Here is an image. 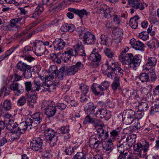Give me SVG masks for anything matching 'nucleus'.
Listing matches in <instances>:
<instances>
[{"label":"nucleus","instance_id":"nucleus-1","mask_svg":"<svg viewBox=\"0 0 159 159\" xmlns=\"http://www.w3.org/2000/svg\"><path fill=\"white\" fill-rule=\"evenodd\" d=\"M126 53L125 50L122 51L119 56V58L123 65H127L128 68L134 69L135 67L139 66L141 62L140 56L139 55L134 56L131 53Z\"/></svg>","mask_w":159,"mask_h":159},{"label":"nucleus","instance_id":"nucleus-2","mask_svg":"<svg viewBox=\"0 0 159 159\" xmlns=\"http://www.w3.org/2000/svg\"><path fill=\"white\" fill-rule=\"evenodd\" d=\"M44 135L46 140L52 146L56 144L58 140V136L56 135L54 130L49 128L44 131Z\"/></svg>","mask_w":159,"mask_h":159},{"label":"nucleus","instance_id":"nucleus-3","mask_svg":"<svg viewBox=\"0 0 159 159\" xmlns=\"http://www.w3.org/2000/svg\"><path fill=\"white\" fill-rule=\"evenodd\" d=\"M43 114L40 112H36L27 118V122L30 123L33 127L40 124L43 118Z\"/></svg>","mask_w":159,"mask_h":159},{"label":"nucleus","instance_id":"nucleus-4","mask_svg":"<svg viewBox=\"0 0 159 159\" xmlns=\"http://www.w3.org/2000/svg\"><path fill=\"white\" fill-rule=\"evenodd\" d=\"M68 11L70 12L67 13L66 15L70 19L73 18L74 16V14L71 12L78 15L81 19L84 16H87L88 15V12L84 9L79 10L77 9L69 8Z\"/></svg>","mask_w":159,"mask_h":159},{"label":"nucleus","instance_id":"nucleus-5","mask_svg":"<svg viewBox=\"0 0 159 159\" xmlns=\"http://www.w3.org/2000/svg\"><path fill=\"white\" fill-rule=\"evenodd\" d=\"M110 82L109 81H105L101 83L100 85L97 86L100 90L98 91L97 90L94 85L96 84L93 83L91 88V89L93 93L96 96L99 95L102 91L107 90L110 85Z\"/></svg>","mask_w":159,"mask_h":159},{"label":"nucleus","instance_id":"nucleus-6","mask_svg":"<svg viewBox=\"0 0 159 159\" xmlns=\"http://www.w3.org/2000/svg\"><path fill=\"white\" fill-rule=\"evenodd\" d=\"M93 8L95 12L99 14H104L105 17L110 15L109 8L106 5L100 3L94 5Z\"/></svg>","mask_w":159,"mask_h":159},{"label":"nucleus","instance_id":"nucleus-7","mask_svg":"<svg viewBox=\"0 0 159 159\" xmlns=\"http://www.w3.org/2000/svg\"><path fill=\"white\" fill-rule=\"evenodd\" d=\"M65 67L64 66L61 67L58 70L56 73V75L54 76V75H51L49 76L52 77L51 79L55 83V85H56L59 83L60 80H61L63 79V73L65 71Z\"/></svg>","mask_w":159,"mask_h":159},{"label":"nucleus","instance_id":"nucleus-8","mask_svg":"<svg viewBox=\"0 0 159 159\" xmlns=\"http://www.w3.org/2000/svg\"><path fill=\"white\" fill-rule=\"evenodd\" d=\"M43 140L39 137L34 138L31 142L30 148L34 151H37L42 148Z\"/></svg>","mask_w":159,"mask_h":159},{"label":"nucleus","instance_id":"nucleus-9","mask_svg":"<svg viewBox=\"0 0 159 159\" xmlns=\"http://www.w3.org/2000/svg\"><path fill=\"white\" fill-rule=\"evenodd\" d=\"M135 112L133 110L128 109L125 110L123 112L122 117L124 123H129L130 119H132L135 116Z\"/></svg>","mask_w":159,"mask_h":159},{"label":"nucleus","instance_id":"nucleus-10","mask_svg":"<svg viewBox=\"0 0 159 159\" xmlns=\"http://www.w3.org/2000/svg\"><path fill=\"white\" fill-rule=\"evenodd\" d=\"M83 39L84 44L87 43L90 45L94 44L96 40L95 35L89 31L83 35Z\"/></svg>","mask_w":159,"mask_h":159},{"label":"nucleus","instance_id":"nucleus-11","mask_svg":"<svg viewBox=\"0 0 159 159\" xmlns=\"http://www.w3.org/2000/svg\"><path fill=\"white\" fill-rule=\"evenodd\" d=\"M26 96L28 99V105L31 107H33L34 104L36 102L38 98L37 93L30 91L26 94Z\"/></svg>","mask_w":159,"mask_h":159},{"label":"nucleus","instance_id":"nucleus-12","mask_svg":"<svg viewBox=\"0 0 159 159\" xmlns=\"http://www.w3.org/2000/svg\"><path fill=\"white\" fill-rule=\"evenodd\" d=\"M157 60L155 57H151L148 58L147 60V62L143 66V70L147 71L154 67L157 63Z\"/></svg>","mask_w":159,"mask_h":159},{"label":"nucleus","instance_id":"nucleus-13","mask_svg":"<svg viewBox=\"0 0 159 159\" xmlns=\"http://www.w3.org/2000/svg\"><path fill=\"white\" fill-rule=\"evenodd\" d=\"M32 127L30 123L27 122V119L25 122H22L18 125L16 133L24 134L28 128L30 129Z\"/></svg>","mask_w":159,"mask_h":159},{"label":"nucleus","instance_id":"nucleus-14","mask_svg":"<svg viewBox=\"0 0 159 159\" xmlns=\"http://www.w3.org/2000/svg\"><path fill=\"white\" fill-rule=\"evenodd\" d=\"M52 77L46 76L45 82L41 84V87H43V91H50V87L55 85V83L53 82L51 79Z\"/></svg>","mask_w":159,"mask_h":159},{"label":"nucleus","instance_id":"nucleus-15","mask_svg":"<svg viewBox=\"0 0 159 159\" xmlns=\"http://www.w3.org/2000/svg\"><path fill=\"white\" fill-rule=\"evenodd\" d=\"M139 0H128L129 4L133 8L135 9H139L142 10L145 7H147V5L146 3H139Z\"/></svg>","mask_w":159,"mask_h":159},{"label":"nucleus","instance_id":"nucleus-16","mask_svg":"<svg viewBox=\"0 0 159 159\" xmlns=\"http://www.w3.org/2000/svg\"><path fill=\"white\" fill-rule=\"evenodd\" d=\"M130 43L136 50L141 51L144 50V44L140 41L136 40L135 39L132 38L130 40Z\"/></svg>","mask_w":159,"mask_h":159},{"label":"nucleus","instance_id":"nucleus-17","mask_svg":"<svg viewBox=\"0 0 159 159\" xmlns=\"http://www.w3.org/2000/svg\"><path fill=\"white\" fill-rule=\"evenodd\" d=\"M104 52L109 59L107 60L105 65L107 66L111 65L115 62L114 53L109 48H106L104 50Z\"/></svg>","mask_w":159,"mask_h":159},{"label":"nucleus","instance_id":"nucleus-18","mask_svg":"<svg viewBox=\"0 0 159 159\" xmlns=\"http://www.w3.org/2000/svg\"><path fill=\"white\" fill-rule=\"evenodd\" d=\"M44 46L43 43L40 42L37 43L34 47L35 49L34 53L38 56H40L43 55L44 52Z\"/></svg>","mask_w":159,"mask_h":159},{"label":"nucleus","instance_id":"nucleus-19","mask_svg":"<svg viewBox=\"0 0 159 159\" xmlns=\"http://www.w3.org/2000/svg\"><path fill=\"white\" fill-rule=\"evenodd\" d=\"M54 51H57L62 50L66 45V43L61 39H56L53 42Z\"/></svg>","mask_w":159,"mask_h":159},{"label":"nucleus","instance_id":"nucleus-20","mask_svg":"<svg viewBox=\"0 0 159 159\" xmlns=\"http://www.w3.org/2000/svg\"><path fill=\"white\" fill-rule=\"evenodd\" d=\"M136 138V136L135 134L127 135L126 138V142L123 141V143H124L125 145L127 146L129 148L132 146L134 147L135 145Z\"/></svg>","mask_w":159,"mask_h":159},{"label":"nucleus","instance_id":"nucleus-21","mask_svg":"<svg viewBox=\"0 0 159 159\" xmlns=\"http://www.w3.org/2000/svg\"><path fill=\"white\" fill-rule=\"evenodd\" d=\"M134 150L137 152L141 151L147 152L149 147V144L148 142L145 141V143L142 144L140 143H137L134 146Z\"/></svg>","mask_w":159,"mask_h":159},{"label":"nucleus","instance_id":"nucleus-22","mask_svg":"<svg viewBox=\"0 0 159 159\" xmlns=\"http://www.w3.org/2000/svg\"><path fill=\"white\" fill-rule=\"evenodd\" d=\"M96 131L98 138L100 140H103L106 139L109 136L108 131L104 130L102 127L96 129Z\"/></svg>","mask_w":159,"mask_h":159},{"label":"nucleus","instance_id":"nucleus-23","mask_svg":"<svg viewBox=\"0 0 159 159\" xmlns=\"http://www.w3.org/2000/svg\"><path fill=\"white\" fill-rule=\"evenodd\" d=\"M74 47L75 48L76 55L84 56H85L84 52V47L81 42H79L76 44Z\"/></svg>","mask_w":159,"mask_h":159},{"label":"nucleus","instance_id":"nucleus-24","mask_svg":"<svg viewBox=\"0 0 159 159\" xmlns=\"http://www.w3.org/2000/svg\"><path fill=\"white\" fill-rule=\"evenodd\" d=\"M18 125L17 123L14 120H9L8 123H7L6 128L7 129L12 131V132L16 133Z\"/></svg>","mask_w":159,"mask_h":159},{"label":"nucleus","instance_id":"nucleus-25","mask_svg":"<svg viewBox=\"0 0 159 159\" xmlns=\"http://www.w3.org/2000/svg\"><path fill=\"white\" fill-rule=\"evenodd\" d=\"M96 107L97 105L96 104L93 102H89L87 104L84 110L88 115H92L94 113Z\"/></svg>","mask_w":159,"mask_h":159},{"label":"nucleus","instance_id":"nucleus-26","mask_svg":"<svg viewBox=\"0 0 159 159\" xmlns=\"http://www.w3.org/2000/svg\"><path fill=\"white\" fill-rule=\"evenodd\" d=\"M19 84L16 82H13L10 86V89L14 91V94L18 96L23 92L22 90L19 89Z\"/></svg>","mask_w":159,"mask_h":159},{"label":"nucleus","instance_id":"nucleus-27","mask_svg":"<svg viewBox=\"0 0 159 159\" xmlns=\"http://www.w3.org/2000/svg\"><path fill=\"white\" fill-rule=\"evenodd\" d=\"M57 111V108L53 103L45 111V113L48 117H51L55 114Z\"/></svg>","mask_w":159,"mask_h":159},{"label":"nucleus","instance_id":"nucleus-28","mask_svg":"<svg viewBox=\"0 0 159 159\" xmlns=\"http://www.w3.org/2000/svg\"><path fill=\"white\" fill-rule=\"evenodd\" d=\"M95 116L99 118H103L104 117L108 118L107 111L105 109H100L94 114Z\"/></svg>","mask_w":159,"mask_h":159},{"label":"nucleus","instance_id":"nucleus-29","mask_svg":"<svg viewBox=\"0 0 159 159\" xmlns=\"http://www.w3.org/2000/svg\"><path fill=\"white\" fill-rule=\"evenodd\" d=\"M139 16L138 15L131 18L129 22V25L133 29H135L138 26Z\"/></svg>","mask_w":159,"mask_h":159},{"label":"nucleus","instance_id":"nucleus-30","mask_svg":"<svg viewBox=\"0 0 159 159\" xmlns=\"http://www.w3.org/2000/svg\"><path fill=\"white\" fill-rule=\"evenodd\" d=\"M107 69H112L113 70L117 71V72L120 74V75L118 74V75L120 76H122L123 74V70L120 67L117 66L116 65L115 62L113 64H111V65L107 66Z\"/></svg>","mask_w":159,"mask_h":159},{"label":"nucleus","instance_id":"nucleus-31","mask_svg":"<svg viewBox=\"0 0 159 159\" xmlns=\"http://www.w3.org/2000/svg\"><path fill=\"white\" fill-rule=\"evenodd\" d=\"M97 138L95 137V135L92 136L89 139V143L93 145V148L95 149L97 148L99 145L101 143V141L102 140H97Z\"/></svg>","mask_w":159,"mask_h":159},{"label":"nucleus","instance_id":"nucleus-32","mask_svg":"<svg viewBox=\"0 0 159 159\" xmlns=\"http://www.w3.org/2000/svg\"><path fill=\"white\" fill-rule=\"evenodd\" d=\"M61 30L63 32H73L75 30V26L72 24H65L61 26Z\"/></svg>","mask_w":159,"mask_h":159},{"label":"nucleus","instance_id":"nucleus-33","mask_svg":"<svg viewBox=\"0 0 159 159\" xmlns=\"http://www.w3.org/2000/svg\"><path fill=\"white\" fill-rule=\"evenodd\" d=\"M121 130V128L118 127L112 130L110 133V139L113 141L115 140L116 139H117L119 136Z\"/></svg>","mask_w":159,"mask_h":159},{"label":"nucleus","instance_id":"nucleus-34","mask_svg":"<svg viewBox=\"0 0 159 159\" xmlns=\"http://www.w3.org/2000/svg\"><path fill=\"white\" fill-rule=\"evenodd\" d=\"M112 140L110 139L102 143V148L105 150L111 151L113 148Z\"/></svg>","mask_w":159,"mask_h":159},{"label":"nucleus","instance_id":"nucleus-35","mask_svg":"<svg viewBox=\"0 0 159 159\" xmlns=\"http://www.w3.org/2000/svg\"><path fill=\"white\" fill-rule=\"evenodd\" d=\"M16 66L18 70L23 72L26 70H29V68L31 67L30 66L21 61L17 64Z\"/></svg>","mask_w":159,"mask_h":159},{"label":"nucleus","instance_id":"nucleus-36","mask_svg":"<svg viewBox=\"0 0 159 159\" xmlns=\"http://www.w3.org/2000/svg\"><path fill=\"white\" fill-rule=\"evenodd\" d=\"M126 96L130 99V98H132L134 99H137L139 98V96L137 95L136 90H128L125 93Z\"/></svg>","mask_w":159,"mask_h":159},{"label":"nucleus","instance_id":"nucleus-37","mask_svg":"<svg viewBox=\"0 0 159 159\" xmlns=\"http://www.w3.org/2000/svg\"><path fill=\"white\" fill-rule=\"evenodd\" d=\"M113 35L116 36V39L120 37L123 35L122 30L118 27L114 28L112 31Z\"/></svg>","mask_w":159,"mask_h":159},{"label":"nucleus","instance_id":"nucleus-38","mask_svg":"<svg viewBox=\"0 0 159 159\" xmlns=\"http://www.w3.org/2000/svg\"><path fill=\"white\" fill-rule=\"evenodd\" d=\"M89 59L93 62H97L100 61L101 59V56L98 53L95 54H90Z\"/></svg>","mask_w":159,"mask_h":159},{"label":"nucleus","instance_id":"nucleus-39","mask_svg":"<svg viewBox=\"0 0 159 159\" xmlns=\"http://www.w3.org/2000/svg\"><path fill=\"white\" fill-rule=\"evenodd\" d=\"M65 72L68 75H71L75 74L77 71L74 66L67 67L65 68Z\"/></svg>","mask_w":159,"mask_h":159},{"label":"nucleus","instance_id":"nucleus-40","mask_svg":"<svg viewBox=\"0 0 159 159\" xmlns=\"http://www.w3.org/2000/svg\"><path fill=\"white\" fill-rule=\"evenodd\" d=\"M77 147H73L71 146V145L69 144L66 145V147L65 149V152L67 155H71L74 152L75 150L77 148Z\"/></svg>","mask_w":159,"mask_h":159},{"label":"nucleus","instance_id":"nucleus-41","mask_svg":"<svg viewBox=\"0 0 159 159\" xmlns=\"http://www.w3.org/2000/svg\"><path fill=\"white\" fill-rule=\"evenodd\" d=\"M91 123L95 127L98 126L102 127L104 126L103 122L100 120L97 119L95 118H93L91 120Z\"/></svg>","mask_w":159,"mask_h":159},{"label":"nucleus","instance_id":"nucleus-42","mask_svg":"<svg viewBox=\"0 0 159 159\" xmlns=\"http://www.w3.org/2000/svg\"><path fill=\"white\" fill-rule=\"evenodd\" d=\"M41 84L38 81L34 80V81L33 87L32 88V92L34 93H36V91H39L41 89Z\"/></svg>","mask_w":159,"mask_h":159},{"label":"nucleus","instance_id":"nucleus-43","mask_svg":"<svg viewBox=\"0 0 159 159\" xmlns=\"http://www.w3.org/2000/svg\"><path fill=\"white\" fill-rule=\"evenodd\" d=\"M44 10L43 5L42 4H39L37 7L35 9V12L33 13L31 17L35 18L36 15H39Z\"/></svg>","mask_w":159,"mask_h":159},{"label":"nucleus","instance_id":"nucleus-44","mask_svg":"<svg viewBox=\"0 0 159 159\" xmlns=\"http://www.w3.org/2000/svg\"><path fill=\"white\" fill-rule=\"evenodd\" d=\"M129 148L128 147L124 144V143H123L119 144V145H118L117 147V150L118 152L120 153V154L123 152H125V150H126L127 149Z\"/></svg>","mask_w":159,"mask_h":159},{"label":"nucleus","instance_id":"nucleus-45","mask_svg":"<svg viewBox=\"0 0 159 159\" xmlns=\"http://www.w3.org/2000/svg\"><path fill=\"white\" fill-rule=\"evenodd\" d=\"M111 70V71L106 73L105 75H107V77L109 79H113L115 80L116 79L117 77L119 78L120 76H119L118 74L116 73L114 70H113L112 69H108Z\"/></svg>","mask_w":159,"mask_h":159},{"label":"nucleus","instance_id":"nucleus-46","mask_svg":"<svg viewBox=\"0 0 159 159\" xmlns=\"http://www.w3.org/2000/svg\"><path fill=\"white\" fill-rule=\"evenodd\" d=\"M148 107V104L145 102H143L139 103L138 108L141 111H144L147 110Z\"/></svg>","mask_w":159,"mask_h":159},{"label":"nucleus","instance_id":"nucleus-47","mask_svg":"<svg viewBox=\"0 0 159 159\" xmlns=\"http://www.w3.org/2000/svg\"><path fill=\"white\" fill-rule=\"evenodd\" d=\"M139 78L142 82H147L149 80V77L148 73H142L139 75Z\"/></svg>","mask_w":159,"mask_h":159},{"label":"nucleus","instance_id":"nucleus-48","mask_svg":"<svg viewBox=\"0 0 159 159\" xmlns=\"http://www.w3.org/2000/svg\"><path fill=\"white\" fill-rule=\"evenodd\" d=\"M57 67L55 65H52L50 66V68L48 70V71L49 73V76H50L51 75H54V76L56 75V74L57 71Z\"/></svg>","mask_w":159,"mask_h":159},{"label":"nucleus","instance_id":"nucleus-49","mask_svg":"<svg viewBox=\"0 0 159 159\" xmlns=\"http://www.w3.org/2000/svg\"><path fill=\"white\" fill-rule=\"evenodd\" d=\"M54 102L50 101H45L43 102L41 104V107L43 110H44L45 111L49 108L50 106Z\"/></svg>","mask_w":159,"mask_h":159},{"label":"nucleus","instance_id":"nucleus-50","mask_svg":"<svg viewBox=\"0 0 159 159\" xmlns=\"http://www.w3.org/2000/svg\"><path fill=\"white\" fill-rule=\"evenodd\" d=\"M101 43L103 45H107L108 44L109 41H111L110 38L104 34L101 35Z\"/></svg>","mask_w":159,"mask_h":159},{"label":"nucleus","instance_id":"nucleus-51","mask_svg":"<svg viewBox=\"0 0 159 159\" xmlns=\"http://www.w3.org/2000/svg\"><path fill=\"white\" fill-rule=\"evenodd\" d=\"M120 83L119 82V78L118 77L115 79L111 84V88L114 91L116 90L120 86Z\"/></svg>","mask_w":159,"mask_h":159},{"label":"nucleus","instance_id":"nucleus-52","mask_svg":"<svg viewBox=\"0 0 159 159\" xmlns=\"http://www.w3.org/2000/svg\"><path fill=\"white\" fill-rule=\"evenodd\" d=\"M80 89L83 95L85 96L89 91V88L88 86L82 84L80 87Z\"/></svg>","mask_w":159,"mask_h":159},{"label":"nucleus","instance_id":"nucleus-53","mask_svg":"<svg viewBox=\"0 0 159 159\" xmlns=\"http://www.w3.org/2000/svg\"><path fill=\"white\" fill-rule=\"evenodd\" d=\"M5 110L8 111L11 108V103L9 101L6 100L4 101L2 106Z\"/></svg>","mask_w":159,"mask_h":159},{"label":"nucleus","instance_id":"nucleus-54","mask_svg":"<svg viewBox=\"0 0 159 159\" xmlns=\"http://www.w3.org/2000/svg\"><path fill=\"white\" fill-rule=\"evenodd\" d=\"M72 159H86V155L82 152H80L75 154Z\"/></svg>","mask_w":159,"mask_h":159},{"label":"nucleus","instance_id":"nucleus-55","mask_svg":"<svg viewBox=\"0 0 159 159\" xmlns=\"http://www.w3.org/2000/svg\"><path fill=\"white\" fill-rule=\"evenodd\" d=\"M61 58L64 62H68L70 60L71 57L65 52L61 56Z\"/></svg>","mask_w":159,"mask_h":159},{"label":"nucleus","instance_id":"nucleus-56","mask_svg":"<svg viewBox=\"0 0 159 159\" xmlns=\"http://www.w3.org/2000/svg\"><path fill=\"white\" fill-rule=\"evenodd\" d=\"M139 37L140 39L145 41L148 39L149 36L148 32H143L139 34Z\"/></svg>","mask_w":159,"mask_h":159},{"label":"nucleus","instance_id":"nucleus-57","mask_svg":"<svg viewBox=\"0 0 159 159\" xmlns=\"http://www.w3.org/2000/svg\"><path fill=\"white\" fill-rule=\"evenodd\" d=\"M26 102L25 97L24 96L21 97L18 100L17 104L19 106H22L24 105Z\"/></svg>","mask_w":159,"mask_h":159},{"label":"nucleus","instance_id":"nucleus-58","mask_svg":"<svg viewBox=\"0 0 159 159\" xmlns=\"http://www.w3.org/2000/svg\"><path fill=\"white\" fill-rule=\"evenodd\" d=\"M148 74L151 81H154L156 80L157 76L155 72L153 70L150 69L149 71L148 72Z\"/></svg>","mask_w":159,"mask_h":159},{"label":"nucleus","instance_id":"nucleus-59","mask_svg":"<svg viewBox=\"0 0 159 159\" xmlns=\"http://www.w3.org/2000/svg\"><path fill=\"white\" fill-rule=\"evenodd\" d=\"M31 67H30L29 70H26L24 71L23 75L26 79H28L32 77V74L31 71Z\"/></svg>","mask_w":159,"mask_h":159},{"label":"nucleus","instance_id":"nucleus-60","mask_svg":"<svg viewBox=\"0 0 159 159\" xmlns=\"http://www.w3.org/2000/svg\"><path fill=\"white\" fill-rule=\"evenodd\" d=\"M76 31L78 32L80 36H81L82 35H84L88 31L87 30L85 29L84 27H78L77 28Z\"/></svg>","mask_w":159,"mask_h":159},{"label":"nucleus","instance_id":"nucleus-61","mask_svg":"<svg viewBox=\"0 0 159 159\" xmlns=\"http://www.w3.org/2000/svg\"><path fill=\"white\" fill-rule=\"evenodd\" d=\"M157 42V41L156 39L154 40L148 42L147 45L150 48L155 50V49L156 43Z\"/></svg>","mask_w":159,"mask_h":159},{"label":"nucleus","instance_id":"nucleus-62","mask_svg":"<svg viewBox=\"0 0 159 159\" xmlns=\"http://www.w3.org/2000/svg\"><path fill=\"white\" fill-rule=\"evenodd\" d=\"M74 66L77 72L80 70L84 69V65L80 61L77 62Z\"/></svg>","mask_w":159,"mask_h":159},{"label":"nucleus","instance_id":"nucleus-63","mask_svg":"<svg viewBox=\"0 0 159 159\" xmlns=\"http://www.w3.org/2000/svg\"><path fill=\"white\" fill-rule=\"evenodd\" d=\"M159 111V106L157 105H155L152 107L150 114L151 115H153L156 113L158 112Z\"/></svg>","mask_w":159,"mask_h":159},{"label":"nucleus","instance_id":"nucleus-64","mask_svg":"<svg viewBox=\"0 0 159 159\" xmlns=\"http://www.w3.org/2000/svg\"><path fill=\"white\" fill-rule=\"evenodd\" d=\"M25 89L29 93L30 91L32 92V84L30 81L26 82L25 83Z\"/></svg>","mask_w":159,"mask_h":159}]
</instances>
